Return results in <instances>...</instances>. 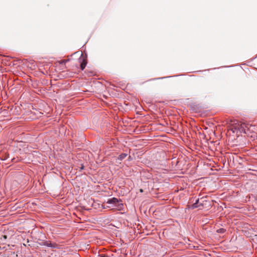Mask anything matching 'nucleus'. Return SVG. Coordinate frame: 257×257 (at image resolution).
Wrapping results in <instances>:
<instances>
[{
	"label": "nucleus",
	"instance_id": "1",
	"mask_svg": "<svg viewBox=\"0 0 257 257\" xmlns=\"http://www.w3.org/2000/svg\"><path fill=\"white\" fill-rule=\"evenodd\" d=\"M238 130L244 134H247V132L249 131L251 127H254V125H251L249 124L243 122L240 124H238Z\"/></svg>",
	"mask_w": 257,
	"mask_h": 257
},
{
	"label": "nucleus",
	"instance_id": "8",
	"mask_svg": "<svg viewBox=\"0 0 257 257\" xmlns=\"http://www.w3.org/2000/svg\"><path fill=\"white\" fill-rule=\"evenodd\" d=\"M47 242H48L47 241H43V242H42L41 245L47 246Z\"/></svg>",
	"mask_w": 257,
	"mask_h": 257
},
{
	"label": "nucleus",
	"instance_id": "3",
	"mask_svg": "<svg viewBox=\"0 0 257 257\" xmlns=\"http://www.w3.org/2000/svg\"><path fill=\"white\" fill-rule=\"evenodd\" d=\"M203 203L200 202L199 199L196 200V202L192 205L191 208L193 209L196 208L200 206H203Z\"/></svg>",
	"mask_w": 257,
	"mask_h": 257
},
{
	"label": "nucleus",
	"instance_id": "6",
	"mask_svg": "<svg viewBox=\"0 0 257 257\" xmlns=\"http://www.w3.org/2000/svg\"><path fill=\"white\" fill-rule=\"evenodd\" d=\"M126 156L127 155L126 154H121L118 156V159H119V160H122L123 159H124L126 157Z\"/></svg>",
	"mask_w": 257,
	"mask_h": 257
},
{
	"label": "nucleus",
	"instance_id": "4",
	"mask_svg": "<svg viewBox=\"0 0 257 257\" xmlns=\"http://www.w3.org/2000/svg\"><path fill=\"white\" fill-rule=\"evenodd\" d=\"M118 202V200L116 198H112L111 199H108L106 202L107 204H116Z\"/></svg>",
	"mask_w": 257,
	"mask_h": 257
},
{
	"label": "nucleus",
	"instance_id": "7",
	"mask_svg": "<svg viewBox=\"0 0 257 257\" xmlns=\"http://www.w3.org/2000/svg\"><path fill=\"white\" fill-rule=\"evenodd\" d=\"M47 246L51 247H55L56 246V244H52L51 242L48 241Z\"/></svg>",
	"mask_w": 257,
	"mask_h": 257
},
{
	"label": "nucleus",
	"instance_id": "9",
	"mask_svg": "<svg viewBox=\"0 0 257 257\" xmlns=\"http://www.w3.org/2000/svg\"><path fill=\"white\" fill-rule=\"evenodd\" d=\"M3 237L5 239H7V235H4L3 236Z\"/></svg>",
	"mask_w": 257,
	"mask_h": 257
},
{
	"label": "nucleus",
	"instance_id": "10",
	"mask_svg": "<svg viewBox=\"0 0 257 257\" xmlns=\"http://www.w3.org/2000/svg\"><path fill=\"white\" fill-rule=\"evenodd\" d=\"M140 191L141 192H143V190L142 189H140Z\"/></svg>",
	"mask_w": 257,
	"mask_h": 257
},
{
	"label": "nucleus",
	"instance_id": "2",
	"mask_svg": "<svg viewBox=\"0 0 257 257\" xmlns=\"http://www.w3.org/2000/svg\"><path fill=\"white\" fill-rule=\"evenodd\" d=\"M79 61L81 63L80 68L82 70L85 68L87 64L86 57L82 55L81 57L79 59Z\"/></svg>",
	"mask_w": 257,
	"mask_h": 257
},
{
	"label": "nucleus",
	"instance_id": "5",
	"mask_svg": "<svg viewBox=\"0 0 257 257\" xmlns=\"http://www.w3.org/2000/svg\"><path fill=\"white\" fill-rule=\"evenodd\" d=\"M238 123H234L233 124H234V126L230 128V130L232 131L233 133H235V130H238Z\"/></svg>",
	"mask_w": 257,
	"mask_h": 257
},
{
	"label": "nucleus",
	"instance_id": "11",
	"mask_svg": "<svg viewBox=\"0 0 257 257\" xmlns=\"http://www.w3.org/2000/svg\"><path fill=\"white\" fill-rule=\"evenodd\" d=\"M83 167H83V165H82V166H81V168H80V169H81V170H82V169H83Z\"/></svg>",
	"mask_w": 257,
	"mask_h": 257
}]
</instances>
